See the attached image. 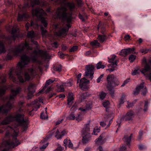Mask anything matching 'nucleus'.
I'll list each match as a JSON object with an SVG mask.
<instances>
[{"instance_id": "f257e3e1", "label": "nucleus", "mask_w": 151, "mask_h": 151, "mask_svg": "<svg viewBox=\"0 0 151 151\" xmlns=\"http://www.w3.org/2000/svg\"><path fill=\"white\" fill-rule=\"evenodd\" d=\"M30 54L31 58L25 55H22L21 57L22 62H19L18 64L15 72L20 82L24 83L26 81L29 80L31 78H34L38 75V70L41 71V69L40 66H38L37 68L29 69L25 72V79L23 78L22 76L23 75V70H24L25 65L29 63L31 59L32 61L35 62L37 61L38 56L45 59H48L49 57L47 51L42 50H39L37 51L35 50Z\"/></svg>"}, {"instance_id": "f03ea898", "label": "nucleus", "mask_w": 151, "mask_h": 151, "mask_svg": "<svg viewBox=\"0 0 151 151\" xmlns=\"http://www.w3.org/2000/svg\"><path fill=\"white\" fill-rule=\"evenodd\" d=\"M7 88L5 86H0V96H2L5 93ZM22 88L18 86L15 88H12L11 91L12 94L7 97V102L4 105L0 106V113L2 114L7 113L14 107L13 103L14 101V97L19 93L22 91Z\"/></svg>"}, {"instance_id": "7ed1b4c3", "label": "nucleus", "mask_w": 151, "mask_h": 151, "mask_svg": "<svg viewBox=\"0 0 151 151\" xmlns=\"http://www.w3.org/2000/svg\"><path fill=\"white\" fill-rule=\"evenodd\" d=\"M24 115L23 114L17 113L15 116L11 115L7 116L1 122L0 124L2 125L9 124L13 121L17 122L19 126L23 128V131L26 130L27 128L28 120L24 118Z\"/></svg>"}, {"instance_id": "20e7f679", "label": "nucleus", "mask_w": 151, "mask_h": 151, "mask_svg": "<svg viewBox=\"0 0 151 151\" xmlns=\"http://www.w3.org/2000/svg\"><path fill=\"white\" fill-rule=\"evenodd\" d=\"M32 47L29 46V44L27 42L25 43H22L17 45L14 48L10 49L9 50V52L6 56V59L10 60L12 58V56L10 54L12 52L15 55H20L24 53V51L26 50V53H28L29 50H32Z\"/></svg>"}, {"instance_id": "39448f33", "label": "nucleus", "mask_w": 151, "mask_h": 151, "mask_svg": "<svg viewBox=\"0 0 151 151\" xmlns=\"http://www.w3.org/2000/svg\"><path fill=\"white\" fill-rule=\"evenodd\" d=\"M32 14L33 16H35L38 18V19L41 21L42 23L45 27H47V23L43 17L46 14L45 12L41 8H37L35 9H32Z\"/></svg>"}, {"instance_id": "423d86ee", "label": "nucleus", "mask_w": 151, "mask_h": 151, "mask_svg": "<svg viewBox=\"0 0 151 151\" xmlns=\"http://www.w3.org/2000/svg\"><path fill=\"white\" fill-rule=\"evenodd\" d=\"M17 132H14V134L13 136V139L12 140L9 139L5 142L6 146L9 148H14L20 144L18 140L17 139L18 134Z\"/></svg>"}, {"instance_id": "0eeeda50", "label": "nucleus", "mask_w": 151, "mask_h": 151, "mask_svg": "<svg viewBox=\"0 0 151 151\" xmlns=\"http://www.w3.org/2000/svg\"><path fill=\"white\" fill-rule=\"evenodd\" d=\"M107 80L108 82L107 88H109L111 86H117L119 84V82L116 76L113 74L109 75L107 77Z\"/></svg>"}, {"instance_id": "6e6552de", "label": "nucleus", "mask_w": 151, "mask_h": 151, "mask_svg": "<svg viewBox=\"0 0 151 151\" xmlns=\"http://www.w3.org/2000/svg\"><path fill=\"white\" fill-rule=\"evenodd\" d=\"M142 63L145 64L144 69L141 71L146 77H148L149 79L151 81V69L150 66L147 63L145 58H144L142 61Z\"/></svg>"}, {"instance_id": "1a4fd4ad", "label": "nucleus", "mask_w": 151, "mask_h": 151, "mask_svg": "<svg viewBox=\"0 0 151 151\" xmlns=\"http://www.w3.org/2000/svg\"><path fill=\"white\" fill-rule=\"evenodd\" d=\"M86 70L85 73V75L91 80L93 77L94 66L92 65L86 66Z\"/></svg>"}, {"instance_id": "9d476101", "label": "nucleus", "mask_w": 151, "mask_h": 151, "mask_svg": "<svg viewBox=\"0 0 151 151\" xmlns=\"http://www.w3.org/2000/svg\"><path fill=\"white\" fill-rule=\"evenodd\" d=\"M144 83H141L139 86H137L134 91V94L135 95H137L141 90L142 94L144 96L147 93V91L146 87L144 86Z\"/></svg>"}, {"instance_id": "9b49d317", "label": "nucleus", "mask_w": 151, "mask_h": 151, "mask_svg": "<svg viewBox=\"0 0 151 151\" xmlns=\"http://www.w3.org/2000/svg\"><path fill=\"white\" fill-rule=\"evenodd\" d=\"M40 103H43L42 99V98H40L39 99H36L34 101L32 102L30 104H28L27 105L28 106L30 105H33V110L37 111V109L40 107Z\"/></svg>"}, {"instance_id": "f8f14e48", "label": "nucleus", "mask_w": 151, "mask_h": 151, "mask_svg": "<svg viewBox=\"0 0 151 151\" xmlns=\"http://www.w3.org/2000/svg\"><path fill=\"white\" fill-rule=\"evenodd\" d=\"M36 89L35 85V84L30 83L29 84L28 88L29 91L27 95V99H29L32 98L33 96V94L35 92Z\"/></svg>"}, {"instance_id": "ddd939ff", "label": "nucleus", "mask_w": 151, "mask_h": 151, "mask_svg": "<svg viewBox=\"0 0 151 151\" xmlns=\"http://www.w3.org/2000/svg\"><path fill=\"white\" fill-rule=\"evenodd\" d=\"M134 49L132 48H128L127 49L122 50L119 54L120 55L125 56L131 53H133Z\"/></svg>"}, {"instance_id": "4468645a", "label": "nucleus", "mask_w": 151, "mask_h": 151, "mask_svg": "<svg viewBox=\"0 0 151 151\" xmlns=\"http://www.w3.org/2000/svg\"><path fill=\"white\" fill-rule=\"evenodd\" d=\"M84 126V127L82 130V135H91L90 132V130L89 124H86Z\"/></svg>"}, {"instance_id": "2eb2a0df", "label": "nucleus", "mask_w": 151, "mask_h": 151, "mask_svg": "<svg viewBox=\"0 0 151 151\" xmlns=\"http://www.w3.org/2000/svg\"><path fill=\"white\" fill-rule=\"evenodd\" d=\"M19 28L17 27L15 25L13 27L12 30V36L11 37V38H12V39L14 41L15 40L16 38L19 37V35L17 34H16V33L18 31Z\"/></svg>"}, {"instance_id": "dca6fc26", "label": "nucleus", "mask_w": 151, "mask_h": 151, "mask_svg": "<svg viewBox=\"0 0 151 151\" xmlns=\"http://www.w3.org/2000/svg\"><path fill=\"white\" fill-rule=\"evenodd\" d=\"M116 57L115 55H113L111 58L109 59L108 62L109 63H111L110 64L108 65V67L111 66V67L115 68L117 65L116 64V61H115V59Z\"/></svg>"}, {"instance_id": "f3484780", "label": "nucleus", "mask_w": 151, "mask_h": 151, "mask_svg": "<svg viewBox=\"0 0 151 151\" xmlns=\"http://www.w3.org/2000/svg\"><path fill=\"white\" fill-rule=\"evenodd\" d=\"M68 31V29L64 27L61 28L59 31L56 32V34L58 36H60L61 35L66 36L67 35V32Z\"/></svg>"}, {"instance_id": "a211bd4d", "label": "nucleus", "mask_w": 151, "mask_h": 151, "mask_svg": "<svg viewBox=\"0 0 151 151\" xmlns=\"http://www.w3.org/2000/svg\"><path fill=\"white\" fill-rule=\"evenodd\" d=\"M134 113L132 111H130L127 113L124 118L126 121H129L132 120L134 117Z\"/></svg>"}, {"instance_id": "6ab92c4d", "label": "nucleus", "mask_w": 151, "mask_h": 151, "mask_svg": "<svg viewBox=\"0 0 151 151\" xmlns=\"http://www.w3.org/2000/svg\"><path fill=\"white\" fill-rule=\"evenodd\" d=\"M55 80H52L50 79H49L48 80L46 81L45 82V85L43 87V88L40 91H39V92L38 93V95L42 93H43L44 91L45 90V89L50 84L53 83L55 81Z\"/></svg>"}, {"instance_id": "aec40b11", "label": "nucleus", "mask_w": 151, "mask_h": 151, "mask_svg": "<svg viewBox=\"0 0 151 151\" xmlns=\"http://www.w3.org/2000/svg\"><path fill=\"white\" fill-rule=\"evenodd\" d=\"M67 98L68 105L70 107L73 103L74 100L73 93H69Z\"/></svg>"}, {"instance_id": "412c9836", "label": "nucleus", "mask_w": 151, "mask_h": 151, "mask_svg": "<svg viewBox=\"0 0 151 151\" xmlns=\"http://www.w3.org/2000/svg\"><path fill=\"white\" fill-rule=\"evenodd\" d=\"M82 142L83 144H86L88 142L91 140V135H82Z\"/></svg>"}, {"instance_id": "4be33fe9", "label": "nucleus", "mask_w": 151, "mask_h": 151, "mask_svg": "<svg viewBox=\"0 0 151 151\" xmlns=\"http://www.w3.org/2000/svg\"><path fill=\"white\" fill-rule=\"evenodd\" d=\"M80 82L79 86L81 89H84V85L86 84L87 83L89 82V81L84 77L80 80Z\"/></svg>"}, {"instance_id": "5701e85b", "label": "nucleus", "mask_w": 151, "mask_h": 151, "mask_svg": "<svg viewBox=\"0 0 151 151\" xmlns=\"http://www.w3.org/2000/svg\"><path fill=\"white\" fill-rule=\"evenodd\" d=\"M132 135V134H131L129 137H128L127 136H125L123 138L125 143L129 147L130 145V142Z\"/></svg>"}, {"instance_id": "b1692460", "label": "nucleus", "mask_w": 151, "mask_h": 151, "mask_svg": "<svg viewBox=\"0 0 151 151\" xmlns=\"http://www.w3.org/2000/svg\"><path fill=\"white\" fill-rule=\"evenodd\" d=\"M29 17V15L26 13L23 14L21 15L19 14L18 15L17 18V20L18 21H21Z\"/></svg>"}, {"instance_id": "393cba45", "label": "nucleus", "mask_w": 151, "mask_h": 151, "mask_svg": "<svg viewBox=\"0 0 151 151\" xmlns=\"http://www.w3.org/2000/svg\"><path fill=\"white\" fill-rule=\"evenodd\" d=\"M30 26L33 27L34 28L36 29L38 27L39 25L37 23H34L32 21L31 22L30 25L29 24L28 22L25 25V27L27 30L28 29Z\"/></svg>"}, {"instance_id": "a878e982", "label": "nucleus", "mask_w": 151, "mask_h": 151, "mask_svg": "<svg viewBox=\"0 0 151 151\" xmlns=\"http://www.w3.org/2000/svg\"><path fill=\"white\" fill-rule=\"evenodd\" d=\"M97 39L101 43H103L106 40L107 37L105 35H99Z\"/></svg>"}, {"instance_id": "bb28decb", "label": "nucleus", "mask_w": 151, "mask_h": 151, "mask_svg": "<svg viewBox=\"0 0 151 151\" xmlns=\"http://www.w3.org/2000/svg\"><path fill=\"white\" fill-rule=\"evenodd\" d=\"M5 43V42L0 41V54L4 53L6 52L4 45Z\"/></svg>"}, {"instance_id": "cd10ccee", "label": "nucleus", "mask_w": 151, "mask_h": 151, "mask_svg": "<svg viewBox=\"0 0 151 151\" xmlns=\"http://www.w3.org/2000/svg\"><path fill=\"white\" fill-rule=\"evenodd\" d=\"M114 86H111L109 88H107L108 90L109 91V93L111 95V96L113 98L114 97V90L113 88Z\"/></svg>"}, {"instance_id": "c85d7f7f", "label": "nucleus", "mask_w": 151, "mask_h": 151, "mask_svg": "<svg viewBox=\"0 0 151 151\" xmlns=\"http://www.w3.org/2000/svg\"><path fill=\"white\" fill-rule=\"evenodd\" d=\"M105 67V65L102 64V62L100 61L96 65V67L97 69L100 68L104 69Z\"/></svg>"}, {"instance_id": "c756f323", "label": "nucleus", "mask_w": 151, "mask_h": 151, "mask_svg": "<svg viewBox=\"0 0 151 151\" xmlns=\"http://www.w3.org/2000/svg\"><path fill=\"white\" fill-rule=\"evenodd\" d=\"M75 119V115L73 112L71 113L67 117V119L69 120H74Z\"/></svg>"}, {"instance_id": "7c9ffc66", "label": "nucleus", "mask_w": 151, "mask_h": 151, "mask_svg": "<svg viewBox=\"0 0 151 151\" xmlns=\"http://www.w3.org/2000/svg\"><path fill=\"white\" fill-rule=\"evenodd\" d=\"M27 36L28 37L32 39L35 37V34L33 31H28L27 33Z\"/></svg>"}, {"instance_id": "2f4dec72", "label": "nucleus", "mask_w": 151, "mask_h": 151, "mask_svg": "<svg viewBox=\"0 0 151 151\" xmlns=\"http://www.w3.org/2000/svg\"><path fill=\"white\" fill-rule=\"evenodd\" d=\"M90 44L92 46H97L99 47L100 46V43L98 42L97 40H94L93 41L91 42L90 43Z\"/></svg>"}, {"instance_id": "473e14b6", "label": "nucleus", "mask_w": 151, "mask_h": 151, "mask_svg": "<svg viewBox=\"0 0 151 151\" xmlns=\"http://www.w3.org/2000/svg\"><path fill=\"white\" fill-rule=\"evenodd\" d=\"M30 1L31 6L33 7L35 4L38 5L40 3L39 0H29Z\"/></svg>"}, {"instance_id": "72a5a7b5", "label": "nucleus", "mask_w": 151, "mask_h": 151, "mask_svg": "<svg viewBox=\"0 0 151 151\" xmlns=\"http://www.w3.org/2000/svg\"><path fill=\"white\" fill-rule=\"evenodd\" d=\"M54 70L55 71L60 72L61 71L62 66L61 65H58L53 67Z\"/></svg>"}, {"instance_id": "f704fd0d", "label": "nucleus", "mask_w": 151, "mask_h": 151, "mask_svg": "<svg viewBox=\"0 0 151 151\" xmlns=\"http://www.w3.org/2000/svg\"><path fill=\"white\" fill-rule=\"evenodd\" d=\"M83 118L82 115L81 113H79L78 114L77 116L76 117V120L78 122H79L82 120Z\"/></svg>"}, {"instance_id": "c9c22d12", "label": "nucleus", "mask_w": 151, "mask_h": 151, "mask_svg": "<svg viewBox=\"0 0 151 151\" xmlns=\"http://www.w3.org/2000/svg\"><path fill=\"white\" fill-rule=\"evenodd\" d=\"M106 95V93L103 92H101L99 93V94L100 99L101 100H103L104 99Z\"/></svg>"}, {"instance_id": "e433bc0d", "label": "nucleus", "mask_w": 151, "mask_h": 151, "mask_svg": "<svg viewBox=\"0 0 151 151\" xmlns=\"http://www.w3.org/2000/svg\"><path fill=\"white\" fill-rule=\"evenodd\" d=\"M109 102L108 100H106L102 103L103 106L105 108H109Z\"/></svg>"}, {"instance_id": "4c0bfd02", "label": "nucleus", "mask_w": 151, "mask_h": 151, "mask_svg": "<svg viewBox=\"0 0 151 151\" xmlns=\"http://www.w3.org/2000/svg\"><path fill=\"white\" fill-rule=\"evenodd\" d=\"M55 137L57 139H59L62 138V136L60 134V132L58 129H57V131L55 132Z\"/></svg>"}, {"instance_id": "58836bf2", "label": "nucleus", "mask_w": 151, "mask_h": 151, "mask_svg": "<svg viewBox=\"0 0 151 151\" xmlns=\"http://www.w3.org/2000/svg\"><path fill=\"white\" fill-rule=\"evenodd\" d=\"M125 96L123 94L122 95L119 101V106H120V105L121 104H122L124 103V99L125 98Z\"/></svg>"}, {"instance_id": "ea45409f", "label": "nucleus", "mask_w": 151, "mask_h": 151, "mask_svg": "<svg viewBox=\"0 0 151 151\" xmlns=\"http://www.w3.org/2000/svg\"><path fill=\"white\" fill-rule=\"evenodd\" d=\"M78 49V47L76 45L73 46L70 50V52H73L76 51Z\"/></svg>"}, {"instance_id": "a19ab883", "label": "nucleus", "mask_w": 151, "mask_h": 151, "mask_svg": "<svg viewBox=\"0 0 151 151\" xmlns=\"http://www.w3.org/2000/svg\"><path fill=\"white\" fill-rule=\"evenodd\" d=\"M140 72V70L138 69H136L132 72V75L134 76L139 74Z\"/></svg>"}, {"instance_id": "79ce46f5", "label": "nucleus", "mask_w": 151, "mask_h": 151, "mask_svg": "<svg viewBox=\"0 0 151 151\" xmlns=\"http://www.w3.org/2000/svg\"><path fill=\"white\" fill-rule=\"evenodd\" d=\"M135 58L136 56L133 55H131L129 56V60L130 61V62H133L135 60Z\"/></svg>"}, {"instance_id": "37998d69", "label": "nucleus", "mask_w": 151, "mask_h": 151, "mask_svg": "<svg viewBox=\"0 0 151 151\" xmlns=\"http://www.w3.org/2000/svg\"><path fill=\"white\" fill-rule=\"evenodd\" d=\"M87 96L86 93H84L81 94L80 97V99L82 101L85 99H86Z\"/></svg>"}, {"instance_id": "c03bdc74", "label": "nucleus", "mask_w": 151, "mask_h": 151, "mask_svg": "<svg viewBox=\"0 0 151 151\" xmlns=\"http://www.w3.org/2000/svg\"><path fill=\"white\" fill-rule=\"evenodd\" d=\"M92 107V104L90 103H87L86 106V110H88L90 109Z\"/></svg>"}, {"instance_id": "a18cd8bd", "label": "nucleus", "mask_w": 151, "mask_h": 151, "mask_svg": "<svg viewBox=\"0 0 151 151\" xmlns=\"http://www.w3.org/2000/svg\"><path fill=\"white\" fill-rule=\"evenodd\" d=\"M68 146L69 148L71 149H74V147H73V145L70 139L68 140Z\"/></svg>"}, {"instance_id": "49530a36", "label": "nucleus", "mask_w": 151, "mask_h": 151, "mask_svg": "<svg viewBox=\"0 0 151 151\" xmlns=\"http://www.w3.org/2000/svg\"><path fill=\"white\" fill-rule=\"evenodd\" d=\"M9 78L13 80V81L14 82H15V79L14 77V76H13L12 74V71H10L9 73Z\"/></svg>"}, {"instance_id": "de8ad7c7", "label": "nucleus", "mask_w": 151, "mask_h": 151, "mask_svg": "<svg viewBox=\"0 0 151 151\" xmlns=\"http://www.w3.org/2000/svg\"><path fill=\"white\" fill-rule=\"evenodd\" d=\"M40 117L42 119H45L48 118V116L47 114L45 115L44 113L42 112L41 114Z\"/></svg>"}, {"instance_id": "09e8293b", "label": "nucleus", "mask_w": 151, "mask_h": 151, "mask_svg": "<svg viewBox=\"0 0 151 151\" xmlns=\"http://www.w3.org/2000/svg\"><path fill=\"white\" fill-rule=\"evenodd\" d=\"M148 104V102L147 101H145L144 105V111L145 112L147 111V107Z\"/></svg>"}, {"instance_id": "8fccbe9b", "label": "nucleus", "mask_w": 151, "mask_h": 151, "mask_svg": "<svg viewBox=\"0 0 151 151\" xmlns=\"http://www.w3.org/2000/svg\"><path fill=\"white\" fill-rule=\"evenodd\" d=\"M102 137L101 136H100L98 138L96 139V143L99 144L102 140Z\"/></svg>"}, {"instance_id": "3c124183", "label": "nucleus", "mask_w": 151, "mask_h": 151, "mask_svg": "<svg viewBox=\"0 0 151 151\" xmlns=\"http://www.w3.org/2000/svg\"><path fill=\"white\" fill-rule=\"evenodd\" d=\"M130 79L129 78H128L127 79L125 80L123 84L121 85V87H124L125 86V85L127 83H128L130 81Z\"/></svg>"}, {"instance_id": "603ef678", "label": "nucleus", "mask_w": 151, "mask_h": 151, "mask_svg": "<svg viewBox=\"0 0 151 151\" xmlns=\"http://www.w3.org/2000/svg\"><path fill=\"white\" fill-rule=\"evenodd\" d=\"M41 30L42 34L43 35H44L45 33L47 32V30H44L42 26H41Z\"/></svg>"}, {"instance_id": "864d4df0", "label": "nucleus", "mask_w": 151, "mask_h": 151, "mask_svg": "<svg viewBox=\"0 0 151 151\" xmlns=\"http://www.w3.org/2000/svg\"><path fill=\"white\" fill-rule=\"evenodd\" d=\"M127 149L125 145H123L120 147V151H124Z\"/></svg>"}, {"instance_id": "5fc2aeb1", "label": "nucleus", "mask_w": 151, "mask_h": 151, "mask_svg": "<svg viewBox=\"0 0 151 151\" xmlns=\"http://www.w3.org/2000/svg\"><path fill=\"white\" fill-rule=\"evenodd\" d=\"M100 132V129H94V130L93 131V134L95 135H97V134L96 133V132L98 133L99 132Z\"/></svg>"}, {"instance_id": "6e6d98bb", "label": "nucleus", "mask_w": 151, "mask_h": 151, "mask_svg": "<svg viewBox=\"0 0 151 151\" xmlns=\"http://www.w3.org/2000/svg\"><path fill=\"white\" fill-rule=\"evenodd\" d=\"M68 140L67 139H65L63 141L64 146L66 148L67 147L68 143Z\"/></svg>"}, {"instance_id": "4d7b16f0", "label": "nucleus", "mask_w": 151, "mask_h": 151, "mask_svg": "<svg viewBox=\"0 0 151 151\" xmlns=\"http://www.w3.org/2000/svg\"><path fill=\"white\" fill-rule=\"evenodd\" d=\"M48 145V143H47L46 144L43 145L42 146L40 147V149H45L47 146Z\"/></svg>"}, {"instance_id": "13d9d810", "label": "nucleus", "mask_w": 151, "mask_h": 151, "mask_svg": "<svg viewBox=\"0 0 151 151\" xmlns=\"http://www.w3.org/2000/svg\"><path fill=\"white\" fill-rule=\"evenodd\" d=\"M103 77V75L101 74L100 76L97 78V82L98 83H99L100 82V81H101V79Z\"/></svg>"}, {"instance_id": "bf43d9fd", "label": "nucleus", "mask_w": 151, "mask_h": 151, "mask_svg": "<svg viewBox=\"0 0 151 151\" xmlns=\"http://www.w3.org/2000/svg\"><path fill=\"white\" fill-rule=\"evenodd\" d=\"M63 148L61 146H59L57 149L55 150V151H63Z\"/></svg>"}, {"instance_id": "052dcab7", "label": "nucleus", "mask_w": 151, "mask_h": 151, "mask_svg": "<svg viewBox=\"0 0 151 151\" xmlns=\"http://www.w3.org/2000/svg\"><path fill=\"white\" fill-rule=\"evenodd\" d=\"M140 51L142 53L145 54L148 52V50L146 49H141Z\"/></svg>"}, {"instance_id": "680f3d73", "label": "nucleus", "mask_w": 151, "mask_h": 151, "mask_svg": "<svg viewBox=\"0 0 151 151\" xmlns=\"http://www.w3.org/2000/svg\"><path fill=\"white\" fill-rule=\"evenodd\" d=\"M58 55L61 58H63L65 56V54L61 52H59Z\"/></svg>"}, {"instance_id": "e2e57ef3", "label": "nucleus", "mask_w": 151, "mask_h": 151, "mask_svg": "<svg viewBox=\"0 0 151 151\" xmlns=\"http://www.w3.org/2000/svg\"><path fill=\"white\" fill-rule=\"evenodd\" d=\"M60 91L61 92H63L65 91L63 85H60L58 88Z\"/></svg>"}, {"instance_id": "0e129e2a", "label": "nucleus", "mask_w": 151, "mask_h": 151, "mask_svg": "<svg viewBox=\"0 0 151 151\" xmlns=\"http://www.w3.org/2000/svg\"><path fill=\"white\" fill-rule=\"evenodd\" d=\"M143 133L141 131H140L139 133V135L138 138V139L140 140L141 139V137Z\"/></svg>"}, {"instance_id": "69168bd1", "label": "nucleus", "mask_w": 151, "mask_h": 151, "mask_svg": "<svg viewBox=\"0 0 151 151\" xmlns=\"http://www.w3.org/2000/svg\"><path fill=\"white\" fill-rule=\"evenodd\" d=\"M67 47L64 45H62V50L63 51H65L67 48Z\"/></svg>"}, {"instance_id": "338daca9", "label": "nucleus", "mask_w": 151, "mask_h": 151, "mask_svg": "<svg viewBox=\"0 0 151 151\" xmlns=\"http://www.w3.org/2000/svg\"><path fill=\"white\" fill-rule=\"evenodd\" d=\"M134 103L133 102L130 103H128L127 106V107L130 108L132 107L134 105Z\"/></svg>"}, {"instance_id": "774afa93", "label": "nucleus", "mask_w": 151, "mask_h": 151, "mask_svg": "<svg viewBox=\"0 0 151 151\" xmlns=\"http://www.w3.org/2000/svg\"><path fill=\"white\" fill-rule=\"evenodd\" d=\"M130 36L129 35H126L124 37V38L126 40H128L129 39Z\"/></svg>"}]
</instances>
